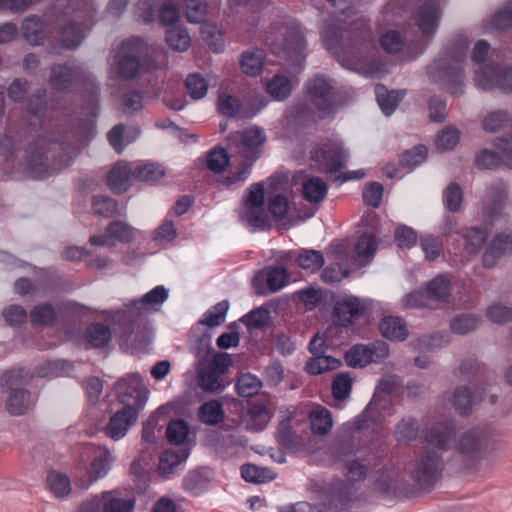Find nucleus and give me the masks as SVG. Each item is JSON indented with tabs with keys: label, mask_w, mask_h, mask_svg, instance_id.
<instances>
[{
	"label": "nucleus",
	"mask_w": 512,
	"mask_h": 512,
	"mask_svg": "<svg viewBox=\"0 0 512 512\" xmlns=\"http://www.w3.org/2000/svg\"><path fill=\"white\" fill-rule=\"evenodd\" d=\"M373 351L369 345L355 344L345 352L344 360L351 368H364L375 361Z\"/></svg>",
	"instance_id": "72a5a7b5"
},
{
	"label": "nucleus",
	"mask_w": 512,
	"mask_h": 512,
	"mask_svg": "<svg viewBox=\"0 0 512 512\" xmlns=\"http://www.w3.org/2000/svg\"><path fill=\"white\" fill-rule=\"evenodd\" d=\"M225 416L223 405L218 400L203 403L198 412L199 420L209 426H215L223 421Z\"/></svg>",
	"instance_id": "58836bf2"
},
{
	"label": "nucleus",
	"mask_w": 512,
	"mask_h": 512,
	"mask_svg": "<svg viewBox=\"0 0 512 512\" xmlns=\"http://www.w3.org/2000/svg\"><path fill=\"white\" fill-rule=\"evenodd\" d=\"M72 151L73 147L66 133L46 132L26 148V171L35 179L49 176L70 163Z\"/></svg>",
	"instance_id": "f257e3e1"
},
{
	"label": "nucleus",
	"mask_w": 512,
	"mask_h": 512,
	"mask_svg": "<svg viewBox=\"0 0 512 512\" xmlns=\"http://www.w3.org/2000/svg\"><path fill=\"white\" fill-rule=\"evenodd\" d=\"M146 44L141 38H131L123 42L118 55V74L121 78L130 80L138 76L140 59L145 54Z\"/></svg>",
	"instance_id": "9d476101"
},
{
	"label": "nucleus",
	"mask_w": 512,
	"mask_h": 512,
	"mask_svg": "<svg viewBox=\"0 0 512 512\" xmlns=\"http://www.w3.org/2000/svg\"><path fill=\"white\" fill-rule=\"evenodd\" d=\"M381 335L390 341H405L409 336L406 322L399 316H386L379 323Z\"/></svg>",
	"instance_id": "bb28decb"
},
{
	"label": "nucleus",
	"mask_w": 512,
	"mask_h": 512,
	"mask_svg": "<svg viewBox=\"0 0 512 512\" xmlns=\"http://www.w3.org/2000/svg\"><path fill=\"white\" fill-rule=\"evenodd\" d=\"M21 32L24 39L32 45H40L46 38L44 22L36 15L27 16L23 20Z\"/></svg>",
	"instance_id": "2f4dec72"
},
{
	"label": "nucleus",
	"mask_w": 512,
	"mask_h": 512,
	"mask_svg": "<svg viewBox=\"0 0 512 512\" xmlns=\"http://www.w3.org/2000/svg\"><path fill=\"white\" fill-rule=\"evenodd\" d=\"M166 42L171 49L184 52L191 45V37L186 29L174 27L167 31Z\"/></svg>",
	"instance_id": "6e6d98bb"
},
{
	"label": "nucleus",
	"mask_w": 512,
	"mask_h": 512,
	"mask_svg": "<svg viewBox=\"0 0 512 512\" xmlns=\"http://www.w3.org/2000/svg\"><path fill=\"white\" fill-rule=\"evenodd\" d=\"M30 392L25 388L9 389L6 410L13 416L24 415L28 409Z\"/></svg>",
	"instance_id": "e433bc0d"
},
{
	"label": "nucleus",
	"mask_w": 512,
	"mask_h": 512,
	"mask_svg": "<svg viewBox=\"0 0 512 512\" xmlns=\"http://www.w3.org/2000/svg\"><path fill=\"white\" fill-rule=\"evenodd\" d=\"M226 140L232 152L252 164L261 155L266 135L258 126H251L243 131L229 133Z\"/></svg>",
	"instance_id": "39448f33"
},
{
	"label": "nucleus",
	"mask_w": 512,
	"mask_h": 512,
	"mask_svg": "<svg viewBox=\"0 0 512 512\" xmlns=\"http://www.w3.org/2000/svg\"><path fill=\"white\" fill-rule=\"evenodd\" d=\"M454 409L461 416H468L472 411V393L467 386L457 387L452 398Z\"/></svg>",
	"instance_id": "13d9d810"
},
{
	"label": "nucleus",
	"mask_w": 512,
	"mask_h": 512,
	"mask_svg": "<svg viewBox=\"0 0 512 512\" xmlns=\"http://www.w3.org/2000/svg\"><path fill=\"white\" fill-rule=\"evenodd\" d=\"M420 424L413 416L403 417L394 429V438L400 444H409L418 438Z\"/></svg>",
	"instance_id": "473e14b6"
},
{
	"label": "nucleus",
	"mask_w": 512,
	"mask_h": 512,
	"mask_svg": "<svg viewBox=\"0 0 512 512\" xmlns=\"http://www.w3.org/2000/svg\"><path fill=\"white\" fill-rule=\"evenodd\" d=\"M460 139V131L455 126H446L438 132L435 138V146L440 151L454 149Z\"/></svg>",
	"instance_id": "052dcab7"
},
{
	"label": "nucleus",
	"mask_w": 512,
	"mask_h": 512,
	"mask_svg": "<svg viewBox=\"0 0 512 512\" xmlns=\"http://www.w3.org/2000/svg\"><path fill=\"white\" fill-rule=\"evenodd\" d=\"M83 38L84 33L82 28L74 22L66 24L60 33L61 42L67 49L76 48L81 43Z\"/></svg>",
	"instance_id": "69168bd1"
},
{
	"label": "nucleus",
	"mask_w": 512,
	"mask_h": 512,
	"mask_svg": "<svg viewBox=\"0 0 512 512\" xmlns=\"http://www.w3.org/2000/svg\"><path fill=\"white\" fill-rule=\"evenodd\" d=\"M267 194H245L236 213L239 223L249 232L267 231L272 227L266 210Z\"/></svg>",
	"instance_id": "7ed1b4c3"
},
{
	"label": "nucleus",
	"mask_w": 512,
	"mask_h": 512,
	"mask_svg": "<svg viewBox=\"0 0 512 512\" xmlns=\"http://www.w3.org/2000/svg\"><path fill=\"white\" fill-rule=\"evenodd\" d=\"M346 158L347 153L340 142L328 143L317 150L314 155V159L328 172L341 170L345 165Z\"/></svg>",
	"instance_id": "dca6fc26"
},
{
	"label": "nucleus",
	"mask_w": 512,
	"mask_h": 512,
	"mask_svg": "<svg viewBox=\"0 0 512 512\" xmlns=\"http://www.w3.org/2000/svg\"><path fill=\"white\" fill-rule=\"evenodd\" d=\"M498 86L505 92L512 91V68L500 71L496 66L482 67V88Z\"/></svg>",
	"instance_id": "393cba45"
},
{
	"label": "nucleus",
	"mask_w": 512,
	"mask_h": 512,
	"mask_svg": "<svg viewBox=\"0 0 512 512\" xmlns=\"http://www.w3.org/2000/svg\"><path fill=\"white\" fill-rule=\"evenodd\" d=\"M357 491L358 488L353 485V481L334 477L320 487L317 511H348L353 506Z\"/></svg>",
	"instance_id": "f03ea898"
},
{
	"label": "nucleus",
	"mask_w": 512,
	"mask_h": 512,
	"mask_svg": "<svg viewBox=\"0 0 512 512\" xmlns=\"http://www.w3.org/2000/svg\"><path fill=\"white\" fill-rule=\"evenodd\" d=\"M277 474L268 467H261L252 463L241 466V477L248 483H265L276 478Z\"/></svg>",
	"instance_id": "4c0bfd02"
},
{
	"label": "nucleus",
	"mask_w": 512,
	"mask_h": 512,
	"mask_svg": "<svg viewBox=\"0 0 512 512\" xmlns=\"http://www.w3.org/2000/svg\"><path fill=\"white\" fill-rule=\"evenodd\" d=\"M302 185V192H327V184L320 177L306 178L303 171H277L266 181L272 192H288L297 185Z\"/></svg>",
	"instance_id": "423d86ee"
},
{
	"label": "nucleus",
	"mask_w": 512,
	"mask_h": 512,
	"mask_svg": "<svg viewBox=\"0 0 512 512\" xmlns=\"http://www.w3.org/2000/svg\"><path fill=\"white\" fill-rule=\"evenodd\" d=\"M375 92L379 106L387 116L394 112L400 99L403 97V95H400L397 91H387L385 86L381 84L376 86Z\"/></svg>",
	"instance_id": "8fccbe9b"
},
{
	"label": "nucleus",
	"mask_w": 512,
	"mask_h": 512,
	"mask_svg": "<svg viewBox=\"0 0 512 512\" xmlns=\"http://www.w3.org/2000/svg\"><path fill=\"white\" fill-rule=\"evenodd\" d=\"M432 304L446 305L451 302L453 284L445 273H439L424 284Z\"/></svg>",
	"instance_id": "6ab92c4d"
},
{
	"label": "nucleus",
	"mask_w": 512,
	"mask_h": 512,
	"mask_svg": "<svg viewBox=\"0 0 512 512\" xmlns=\"http://www.w3.org/2000/svg\"><path fill=\"white\" fill-rule=\"evenodd\" d=\"M464 56L447 55L433 62L428 68L429 78L436 83L444 84L452 94L460 92L462 81L461 62Z\"/></svg>",
	"instance_id": "0eeeda50"
},
{
	"label": "nucleus",
	"mask_w": 512,
	"mask_h": 512,
	"mask_svg": "<svg viewBox=\"0 0 512 512\" xmlns=\"http://www.w3.org/2000/svg\"><path fill=\"white\" fill-rule=\"evenodd\" d=\"M47 91L43 88L34 91L28 99L27 113L31 117V124H41L47 114Z\"/></svg>",
	"instance_id": "7c9ffc66"
},
{
	"label": "nucleus",
	"mask_w": 512,
	"mask_h": 512,
	"mask_svg": "<svg viewBox=\"0 0 512 512\" xmlns=\"http://www.w3.org/2000/svg\"><path fill=\"white\" fill-rule=\"evenodd\" d=\"M188 456V452L178 454L173 450H165L159 457L158 473L164 477L171 475L175 468L185 461Z\"/></svg>",
	"instance_id": "de8ad7c7"
},
{
	"label": "nucleus",
	"mask_w": 512,
	"mask_h": 512,
	"mask_svg": "<svg viewBox=\"0 0 512 512\" xmlns=\"http://www.w3.org/2000/svg\"><path fill=\"white\" fill-rule=\"evenodd\" d=\"M113 460L111 452L106 447L99 448L91 462L89 470L90 482L105 477L111 469Z\"/></svg>",
	"instance_id": "f704fd0d"
},
{
	"label": "nucleus",
	"mask_w": 512,
	"mask_h": 512,
	"mask_svg": "<svg viewBox=\"0 0 512 512\" xmlns=\"http://www.w3.org/2000/svg\"><path fill=\"white\" fill-rule=\"evenodd\" d=\"M271 197L268 199L267 212L269 217L272 216L275 219H282L287 216L290 210L289 200L286 197L287 194H270Z\"/></svg>",
	"instance_id": "338daca9"
},
{
	"label": "nucleus",
	"mask_w": 512,
	"mask_h": 512,
	"mask_svg": "<svg viewBox=\"0 0 512 512\" xmlns=\"http://www.w3.org/2000/svg\"><path fill=\"white\" fill-rule=\"evenodd\" d=\"M443 468L442 455L429 449L418 458L411 475L421 489L430 491L441 478Z\"/></svg>",
	"instance_id": "1a4fd4ad"
},
{
	"label": "nucleus",
	"mask_w": 512,
	"mask_h": 512,
	"mask_svg": "<svg viewBox=\"0 0 512 512\" xmlns=\"http://www.w3.org/2000/svg\"><path fill=\"white\" fill-rule=\"evenodd\" d=\"M247 415L251 422V426L255 431H262L266 428L269 422L268 408L261 403L254 402L248 406Z\"/></svg>",
	"instance_id": "4d7b16f0"
},
{
	"label": "nucleus",
	"mask_w": 512,
	"mask_h": 512,
	"mask_svg": "<svg viewBox=\"0 0 512 512\" xmlns=\"http://www.w3.org/2000/svg\"><path fill=\"white\" fill-rule=\"evenodd\" d=\"M230 304L228 300H222L210 307L201 317L199 323L214 328L223 324L226 320Z\"/></svg>",
	"instance_id": "ea45409f"
},
{
	"label": "nucleus",
	"mask_w": 512,
	"mask_h": 512,
	"mask_svg": "<svg viewBox=\"0 0 512 512\" xmlns=\"http://www.w3.org/2000/svg\"><path fill=\"white\" fill-rule=\"evenodd\" d=\"M138 417L139 414L131 409V407L119 409L110 417L109 422L105 426V434L113 440L123 438L130 426L137 421Z\"/></svg>",
	"instance_id": "f3484780"
},
{
	"label": "nucleus",
	"mask_w": 512,
	"mask_h": 512,
	"mask_svg": "<svg viewBox=\"0 0 512 512\" xmlns=\"http://www.w3.org/2000/svg\"><path fill=\"white\" fill-rule=\"evenodd\" d=\"M372 309V299L361 298L352 294L345 295L334 303L332 310L333 322L339 327L348 328L352 326L359 317Z\"/></svg>",
	"instance_id": "6e6552de"
},
{
	"label": "nucleus",
	"mask_w": 512,
	"mask_h": 512,
	"mask_svg": "<svg viewBox=\"0 0 512 512\" xmlns=\"http://www.w3.org/2000/svg\"><path fill=\"white\" fill-rule=\"evenodd\" d=\"M90 80L91 74L80 66L54 65L51 68L49 84L53 90L63 91L75 83Z\"/></svg>",
	"instance_id": "f8f14e48"
},
{
	"label": "nucleus",
	"mask_w": 512,
	"mask_h": 512,
	"mask_svg": "<svg viewBox=\"0 0 512 512\" xmlns=\"http://www.w3.org/2000/svg\"><path fill=\"white\" fill-rule=\"evenodd\" d=\"M130 179H134V170L126 162H118L108 174V185L111 189L122 187Z\"/></svg>",
	"instance_id": "09e8293b"
},
{
	"label": "nucleus",
	"mask_w": 512,
	"mask_h": 512,
	"mask_svg": "<svg viewBox=\"0 0 512 512\" xmlns=\"http://www.w3.org/2000/svg\"><path fill=\"white\" fill-rule=\"evenodd\" d=\"M218 110L219 112L229 118L232 117H248L242 110L240 101L230 95L220 94L218 98Z\"/></svg>",
	"instance_id": "e2e57ef3"
},
{
	"label": "nucleus",
	"mask_w": 512,
	"mask_h": 512,
	"mask_svg": "<svg viewBox=\"0 0 512 512\" xmlns=\"http://www.w3.org/2000/svg\"><path fill=\"white\" fill-rule=\"evenodd\" d=\"M455 435V427L452 424H440L433 426L424 435V441L428 446L445 451L448 448L450 439Z\"/></svg>",
	"instance_id": "cd10ccee"
},
{
	"label": "nucleus",
	"mask_w": 512,
	"mask_h": 512,
	"mask_svg": "<svg viewBox=\"0 0 512 512\" xmlns=\"http://www.w3.org/2000/svg\"><path fill=\"white\" fill-rule=\"evenodd\" d=\"M92 209L97 215L113 217L118 213V202L107 194H95Z\"/></svg>",
	"instance_id": "864d4df0"
},
{
	"label": "nucleus",
	"mask_w": 512,
	"mask_h": 512,
	"mask_svg": "<svg viewBox=\"0 0 512 512\" xmlns=\"http://www.w3.org/2000/svg\"><path fill=\"white\" fill-rule=\"evenodd\" d=\"M353 378L347 372L336 375L332 381V396L336 400H345L350 396L352 391Z\"/></svg>",
	"instance_id": "0e129e2a"
},
{
	"label": "nucleus",
	"mask_w": 512,
	"mask_h": 512,
	"mask_svg": "<svg viewBox=\"0 0 512 512\" xmlns=\"http://www.w3.org/2000/svg\"><path fill=\"white\" fill-rule=\"evenodd\" d=\"M104 512H132L135 506L134 498L111 496L109 492L102 494Z\"/></svg>",
	"instance_id": "5fc2aeb1"
},
{
	"label": "nucleus",
	"mask_w": 512,
	"mask_h": 512,
	"mask_svg": "<svg viewBox=\"0 0 512 512\" xmlns=\"http://www.w3.org/2000/svg\"><path fill=\"white\" fill-rule=\"evenodd\" d=\"M270 320V310L268 306L261 305L249 311L240 318V321L248 330H262Z\"/></svg>",
	"instance_id": "37998d69"
},
{
	"label": "nucleus",
	"mask_w": 512,
	"mask_h": 512,
	"mask_svg": "<svg viewBox=\"0 0 512 512\" xmlns=\"http://www.w3.org/2000/svg\"><path fill=\"white\" fill-rule=\"evenodd\" d=\"M206 163L210 171L219 174L228 167L230 157L226 149L215 147L208 153Z\"/></svg>",
	"instance_id": "774afa93"
},
{
	"label": "nucleus",
	"mask_w": 512,
	"mask_h": 512,
	"mask_svg": "<svg viewBox=\"0 0 512 512\" xmlns=\"http://www.w3.org/2000/svg\"><path fill=\"white\" fill-rule=\"evenodd\" d=\"M112 338V329L104 322H92L84 334L87 349H105L110 345Z\"/></svg>",
	"instance_id": "5701e85b"
},
{
	"label": "nucleus",
	"mask_w": 512,
	"mask_h": 512,
	"mask_svg": "<svg viewBox=\"0 0 512 512\" xmlns=\"http://www.w3.org/2000/svg\"><path fill=\"white\" fill-rule=\"evenodd\" d=\"M33 376L27 369L19 367L4 372L0 378V384L3 389H15L17 384H26Z\"/></svg>",
	"instance_id": "603ef678"
},
{
	"label": "nucleus",
	"mask_w": 512,
	"mask_h": 512,
	"mask_svg": "<svg viewBox=\"0 0 512 512\" xmlns=\"http://www.w3.org/2000/svg\"><path fill=\"white\" fill-rule=\"evenodd\" d=\"M512 254V231L497 233L482 254V267H491L504 254Z\"/></svg>",
	"instance_id": "aec40b11"
},
{
	"label": "nucleus",
	"mask_w": 512,
	"mask_h": 512,
	"mask_svg": "<svg viewBox=\"0 0 512 512\" xmlns=\"http://www.w3.org/2000/svg\"><path fill=\"white\" fill-rule=\"evenodd\" d=\"M113 391L122 408L131 407L140 413L148 400L149 390L143 384L140 373H127L113 384Z\"/></svg>",
	"instance_id": "20e7f679"
},
{
	"label": "nucleus",
	"mask_w": 512,
	"mask_h": 512,
	"mask_svg": "<svg viewBox=\"0 0 512 512\" xmlns=\"http://www.w3.org/2000/svg\"><path fill=\"white\" fill-rule=\"evenodd\" d=\"M331 84L328 79L323 76H316L307 83V90L309 95L314 100H319L318 109L323 113L320 117L323 118L333 111V103L328 98L331 91Z\"/></svg>",
	"instance_id": "412c9836"
},
{
	"label": "nucleus",
	"mask_w": 512,
	"mask_h": 512,
	"mask_svg": "<svg viewBox=\"0 0 512 512\" xmlns=\"http://www.w3.org/2000/svg\"><path fill=\"white\" fill-rule=\"evenodd\" d=\"M210 484L208 468L198 467L189 470L182 479V488L193 496H200L205 493Z\"/></svg>",
	"instance_id": "b1692460"
},
{
	"label": "nucleus",
	"mask_w": 512,
	"mask_h": 512,
	"mask_svg": "<svg viewBox=\"0 0 512 512\" xmlns=\"http://www.w3.org/2000/svg\"><path fill=\"white\" fill-rule=\"evenodd\" d=\"M168 297L169 290L163 285H158L141 298L133 299V305H138L146 315L149 311H158Z\"/></svg>",
	"instance_id": "c85d7f7f"
},
{
	"label": "nucleus",
	"mask_w": 512,
	"mask_h": 512,
	"mask_svg": "<svg viewBox=\"0 0 512 512\" xmlns=\"http://www.w3.org/2000/svg\"><path fill=\"white\" fill-rule=\"evenodd\" d=\"M166 172L162 165L147 163L138 166L134 170V179L142 182H156L165 176Z\"/></svg>",
	"instance_id": "bf43d9fd"
},
{
	"label": "nucleus",
	"mask_w": 512,
	"mask_h": 512,
	"mask_svg": "<svg viewBox=\"0 0 512 512\" xmlns=\"http://www.w3.org/2000/svg\"><path fill=\"white\" fill-rule=\"evenodd\" d=\"M268 94L275 100H284L292 92V83L284 75H275L266 85Z\"/></svg>",
	"instance_id": "3c124183"
},
{
	"label": "nucleus",
	"mask_w": 512,
	"mask_h": 512,
	"mask_svg": "<svg viewBox=\"0 0 512 512\" xmlns=\"http://www.w3.org/2000/svg\"><path fill=\"white\" fill-rule=\"evenodd\" d=\"M47 485L52 494L58 498H66L72 491L70 478L62 472L51 471L47 476Z\"/></svg>",
	"instance_id": "a19ab883"
},
{
	"label": "nucleus",
	"mask_w": 512,
	"mask_h": 512,
	"mask_svg": "<svg viewBox=\"0 0 512 512\" xmlns=\"http://www.w3.org/2000/svg\"><path fill=\"white\" fill-rule=\"evenodd\" d=\"M289 282V272L283 266L266 267L256 273L252 287L259 296L275 293Z\"/></svg>",
	"instance_id": "9b49d317"
},
{
	"label": "nucleus",
	"mask_w": 512,
	"mask_h": 512,
	"mask_svg": "<svg viewBox=\"0 0 512 512\" xmlns=\"http://www.w3.org/2000/svg\"><path fill=\"white\" fill-rule=\"evenodd\" d=\"M263 61L264 52L262 50H247L241 55L240 66L246 75L256 76L262 69Z\"/></svg>",
	"instance_id": "c03bdc74"
},
{
	"label": "nucleus",
	"mask_w": 512,
	"mask_h": 512,
	"mask_svg": "<svg viewBox=\"0 0 512 512\" xmlns=\"http://www.w3.org/2000/svg\"><path fill=\"white\" fill-rule=\"evenodd\" d=\"M402 305L407 309L434 308L424 284L406 293L402 298Z\"/></svg>",
	"instance_id": "79ce46f5"
},
{
	"label": "nucleus",
	"mask_w": 512,
	"mask_h": 512,
	"mask_svg": "<svg viewBox=\"0 0 512 512\" xmlns=\"http://www.w3.org/2000/svg\"><path fill=\"white\" fill-rule=\"evenodd\" d=\"M441 234L449 241L453 235L461 236L465 251L472 255L480 251V226L462 229L454 216H446L441 227Z\"/></svg>",
	"instance_id": "ddd939ff"
},
{
	"label": "nucleus",
	"mask_w": 512,
	"mask_h": 512,
	"mask_svg": "<svg viewBox=\"0 0 512 512\" xmlns=\"http://www.w3.org/2000/svg\"><path fill=\"white\" fill-rule=\"evenodd\" d=\"M189 425L184 419H172L166 429V438L171 445L179 446L187 441Z\"/></svg>",
	"instance_id": "49530a36"
},
{
	"label": "nucleus",
	"mask_w": 512,
	"mask_h": 512,
	"mask_svg": "<svg viewBox=\"0 0 512 512\" xmlns=\"http://www.w3.org/2000/svg\"><path fill=\"white\" fill-rule=\"evenodd\" d=\"M262 388V381L252 373L240 375L236 381L235 389L238 396L249 398L257 395Z\"/></svg>",
	"instance_id": "a18cd8bd"
},
{
	"label": "nucleus",
	"mask_w": 512,
	"mask_h": 512,
	"mask_svg": "<svg viewBox=\"0 0 512 512\" xmlns=\"http://www.w3.org/2000/svg\"><path fill=\"white\" fill-rule=\"evenodd\" d=\"M282 259L286 262H294L298 267L312 273L319 271L325 264L323 253L314 249L290 250Z\"/></svg>",
	"instance_id": "a211bd4d"
},
{
	"label": "nucleus",
	"mask_w": 512,
	"mask_h": 512,
	"mask_svg": "<svg viewBox=\"0 0 512 512\" xmlns=\"http://www.w3.org/2000/svg\"><path fill=\"white\" fill-rule=\"evenodd\" d=\"M222 371L218 370L217 363H210L208 366L198 370V385L206 392H221L225 386L220 382Z\"/></svg>",
	"instance_id": "c756f323"
},
{
	"label": "nucleus",
	"mask_w": 512,
	"mask_h": 512,
	"mask_svg": "<svg viewBox=\"0 0 512 512\" xmlns=\"http://www.w3.org/2000/svg\"><path fill=\"white\" fill-rule=\"evenodd\" d=\"M310 428L312 432L319 436H324L329 433L333 426L331 412L323 407L317 405L310 413Z\"/></svg>",
	"instance_id": "c9c22d12"
},
{
	"label": "nucleus",
	"mask_w": 512,
	"mask_h": 512,
	"mask_svg": "<svg viewBox=\"0 0 512 512\" xmlns=\"http://www.w3.org/2000/svg\"><path fill=\"white\" fill-rule=\"evenodd\" d=\"M60 305L56 306L51 302H42L35 305L29 312L30 321L37 327H50L55 324L59 317Z\"/></svg>",
	"instance_id": "a878e982"
},
{
	"label": "nucleus",
	"mask_w": 512,
	"mask_h": 512,
	"mask_svg": "<svg viewBox=\"0 0 512 512\" xmlns=\"http://www.w3.org/2000/svg\"><path fill=\"white\" fill-rule=\"evenodd\" d=\"M482 465H491L505 449L502 434L490 424L482 423Z\"/></svg>",
	"instance_id": "2eb2a0df"
},
{
	"label": "nucleus",
	"mask_w": 512,
	"mask_h": 512,
	"mask_svg": "<svg viewBox=\"0 0 512 512\" xmlns=\"http://www.w3.org/2000/svg\"><path fill=\"white\" fill-rule=\"evenodd\" d=\"M459 453L463 455H474L480 450V432L471 429L463 432L457 444Z\"/></svg>",
	"instance_id": "680f3d73"
},
{
	"label": "nucleus",
	"mask_w": 512,
	"mask_h": 512,
	"mask_svg": "<svg viewBox=\"0 0 512 512\" xmlns=\"http://www.w3.org/2000/svg\"><path fill=\"white\" fill-rule=\"evenodd\" d=\"M146 316L141 308L133 305V300L126 304L124 308H119L110 312L112 322L121 330L120 338L128 341L135 332L136 325Z\"/></svg>",
	"instance_id": "4468645a"
},
{
	"label": "nucleus",
	"mask_w": 512,
	"mask_h": 512,
	"mask_svg": "<svg viewBox=\"0 0 512 512\" xmlns=\"http://www.w3.org/2000/svg\"><path fill=\"white\" fill-rule=\"evenodd\" d=\"M440 15V4L437 1H425L417 11L416 23L420 31L432 35L436 31Z\"/></svg>",
	"instance_id": "4be33fe9"
}]
</instances>
